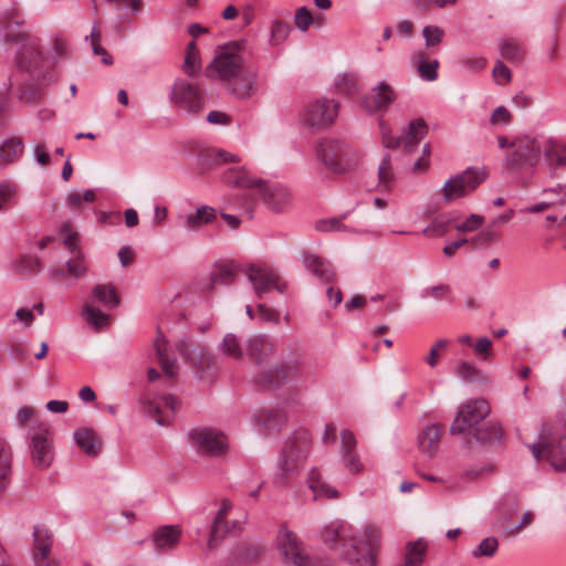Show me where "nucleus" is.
<instances>
[{
  "label": "nucleus",
  "mask_w": 566,
  "mask_h": 566,
  "mask_svg": "<svg viewBox=\"0 0 566 566\" xmlns=\"http://www.w3.org/2000/svg\"><path fill=\"white\" fill-rule=\"evenodd\" d=\"M242 48L241 42H231L220 48L205 72L207 77L222 82L233 96L245 99L259 88V70L244 66V59L240 53Z\"/></svg>",
  "instance_id": "1"
},
{
  "label": "nucleus",
  "mask_w": 566,
  "mask_h": 566,
  "mask_svg": "<svg viewBox=\"0 0 566 566\" xmlns=\"http://www.w3.org/2000/svg\"><path fill=\"white\" fill-rule=\"evenodd\" d=\"M23 24L24 19L18 9H8L0 14L3 41L19 45L17 51L18 67L30 72L41 57L40 39L15 30Z\"/></svg>",
  "instance_id": "2"
},
{
  "label": "nucleus",
  "mask_w": 566,
  "mask_h": 566,
  "mask_svg": "<svg viewBox=\"0 0 566 566\" xmlns=\"http://www.w3.org/2000/svg\"><path fill=\"white\" fill-rule=\"evenodd\" d=\"M317 159L334 174H344L356 166L358 153L343 138L326 137L315 148Z\"/></svg>",
  "instance_id": "3"
},
{
  "label": "nucleus",
  "mask_w": 566,
  "mask_h": 566,
  "mask_svg": "<svg viewBox=\"0 0 566 566\" xmlns=\"http://www.w3.org/2000/svg\"><path fill=\"white\" fill-rule=\"evenodd\" d=\"M339 112V103L334 98L321 97L303 105L298 113V122L302 126L324 130L331 127Z\"/></svg>",
  "instance_id": "4"
},
{
  "label": "nucleus",
  "mask_w": 566,
  "mask_h": 566,
  "mask_svg": "<svg viewBox=\"0 0 566 566\" xmlns=\"http://www.w3.org/2000/svg\"><path fill=\"white\" fill-rule=\"evenodd\" d=\"M311 449V437L307 431H301L289 438L281 452L279 471L283 480L302 469Z\"/></svg>",
  "instance_id": "5"
},
{
  "label": "nucleus",
  "mask_w": 566,
  "mask_h": 566,
  "mask_svg": "<svg viewBox=\"0 0 566 566\" xmlns=\"http://www.w3.org/2000/svg\"><path fill=\"white\" fill-rule=\"evenodd\" d=\"M530 449L537 461L545 459L555 470H566V442L549 427L543 426L539 431V441L533 443Z\"/></svg>",
  "instance_id": "6"
},
{
  "label": "nucleus",
  "mask_w": 566,
  "mask_h": 566,
  "mask_svg": "<svg viewBox=\"0 0 566 566\" xmlns=\"http://www.w3.org/2000/svg\"><path fill=\"white\" fill-rule=\"evenodd\" d=\"M380 541V528L374 524L366 525L358 536L352 534L350 549L353 553L352 556H348V560L360 566H375Z\"/></svg>",
  "instance_id": "7"
},
{
  "label": "nucleus",
  "mask_w": 566,
  "mask_h": 566,
  "mask_svg": "<svg viewBox=\"0 0 566 566\" xmlns=\"http://www.w3.org/2000/svg\"><path fill=\"white\" fill-rule=\"evenodd\" d=\"M543 142L531 135H518L512 140V151L505 157L510 168H535L541 158Z\"/></svg>",
  "instance_id": "8"
},
{
  "label": "nucleus",
  "mask_w": 566,
  "mask_h": 566,
  "mask_svg": "<svg viewBox=\"0 0 566 566\" xmlns=\"http://www.w3.org/2000/svg\"><path fill=\"white\" fill-rule=\"evenodd\" d=\"M171 103L190 114H198L203 109L205 97L202 88L197 83L186 78H177L170 91Z\"/></svg>",
  "instance_id": "9"
},
{
  "label": "nucleus",
  "mask_w": 566,
  "mask_h": 566,
  "mask_svg": "<svg viewBox=\"0 0 566 566\" xmlns=\"http://www.w3.org/2000/svg\"><path fill=\"white\" fill-rule=\"evenodd\" d=\"M192 448L203 455L220 457L229 448L228 438L221 431L212 428H196L188 433Z\"/></svg>",
  "instance_id": "10"
},
{
  "label": "nucleus",
  "mask_w": 566,
  "mask_h": 566,
  "mask_svg": "<svg viewBox=\"0 0 566 566\" xmlns=\"http://www.w3.org/2000/svg\"><path fill=\"white\" fill-rule=\"evenodd\" d=\"M275 542L285 563L294 566H312V560L305 553L302 542L285 524L280 526Z\"/></svg>",
  "instance_id": "11"
},
{
  "label": "nucleus",
  "mask_w": 566,
  "mask_h": 566,
  "mask_svg": "<svg viewBox=\"0 0 566 566\" xmlns=\"http://www.w3.org/2000/svg\"><path fill=\"white\" fill-rule=\"evenodd\" d=\"M490 413V406L483 398L471 399L462 403L450 427L452 434H460L471 430Z\"/></svg>",
  "instance_id": "12"
},
{
  "label": "nucleus",
  "mask_w": 566,
  "mask_h": 566,
  "mask_svg": "<svg viewBox=\"0 0 566 566\" xmlns=\"http://www.w3.org/2000/svg\"><path fill=\"white\" fill-rule=\"evenodd\" d=\"M484 179V171L471 168L449 178L441 189L443 201L451 202L455 199L468 196L476 189Z\"/></svg>",
  "instance_id": "13"
},
{
  "label": "nucleus",
  "mask_w": 566,
  "mask_h": 566,
  "mask_svg": "<svg viewBox=\"0 0 566 566\" xmlns=\"http://www.w3.org/2000/svg\"><path fill=\"white\" fill-rule=\"evenodd\" d=\"M542 163L548 175L562 181L566 172V144L555 137H548L543 140L541 150Z\"/></svg>",
  "instance_id": "14"
},
{
  "label": "nucleus",
  "mask_w": 566,
  "mask_h": 566,
  "mask_svg": "<svg viewBox=\"0 0 566 566\" xmlns=\"http://www.w3.org/2000/svg\"><path fill=\"white\" fill-rule=\"evenodd\" d=\"M176 347L184 359L189 363L197 373L202 374L210 370L216 365V358L208 347L201 344H195L188 337L179 339Z\"/></svg>",
  "instance_id": "15"
},
{
  "label": "nucleus",
  "mask_w": 566,
  "mask_h": 566,
  "mask_svg": "<svg viewBox=\"0 0 566 566\" xmlns=\"http://www.w3.org/2000/svg\"><path fill=\"white\" fill-rule=\"evenodd\" d=\"M350 526L343 521H333L321 531L323 543L337 554L345 556L347 560L352 553L347 548L346 541H350Z\"/></svg>",
  "instance_id": "16"
},
{
  "label": "nucleus",
  "mask_w": 566,
  "mask_h": 566,
  "mask_svg": "<svg viewBox=\"0 0 566 566\" xmlns=\"http://www.w3.org/2000/svg\"><path fill=\"white\" fill-rule=\"evenodd\" d=\"M247 275L258 297L272 290L284 293L286 289L285 283H282L279 275L268 266L251 265Z\"/></svg>",
  "instance_id": "17"
},
{
  "label": "nucleus",
  "mask_w": 566,
  "mask_h": 566,
  "mask_svg": "<svg viewBox=\"0 0 566 566\" xmlns=\"http://www.w3.org/2000/svg\"><path fill=\"white\" fill-rule=\"evenodd\" d=\"M144 409L158 424L165 426L170 422L171 415L178 409V399L171 395H165L159 398L144 399Z\"/></svg>",
  "instance_id": "18"
},
{
  "label": "nucleus",
  "mask_w": 566,
  "mask_h": 566,
  "mask_svg": "<svg viewBox=\"0 0 566 566\" xmlns=\"http://www.w3.org/2000/svg\"><path fill=\"white\" fill-rule=\"evenodd\" d=\"M30 452L34 465L41 469L50 467L53 460V451L48 429L40 428L39 431L32 434Z\"/></svg>",
  "instance_id": "19"
},
{
  "label": "nucleus",
  "mask_w": 566,
  "mask_h": 566,
  "mask_svg": "<svg viewBox=\"0 0 566 566\" xmlns=\"http://www.w3.org/2000/svg\"><path fill=\"white\" fill-rule=\"evenodd\" d=\"M245 350L251 360L260 365L275 353V343L265 334L251 335L245 340Z\"/></svg>",
  "instance_id": "20"
},
{
  "label": "nucleus",
  "mask_w": 566,
  "mask_h": 566,
  "mask_svg": "<svg viewBox=\"0 0 566 566\" xmlns=\"http://www.w3.org/2000/svg\"><path fill=\"white\" fill-rule=\"evenodd\" d=\"M258 192L262 196L264 203L274 211H282L291 202L290 190L281 184L261 181Z\"/></svg>",
  "instance_id": "21"
},
{
  "label": "nucleus",
  "mask_w": 566,
  "mask_h": 566,
  "mask_svg": "<svg viewBox=\"0 0 566 566\" xmlns=\"http://www.w3.org/2000/svg\"><path fill=\"white\" fill-rule=\"evenodd\" d=\"M285 415L276 409H260L253 416V423L265 434L277 431L285 422Z\"/></svg>",
  "instance_id": "22"
},
{
  "label": "nucleus",
  "mask_w": 566,
  "mask_h": 566,
  "mask_svg": "<svg viewBox=\"0 0 566 566\" xmlns=\"http://www.w3.org/2000/svg\"><path fill=\"white\" fill-rule=\"evenodd\" d=\"M295 377L294 374L287 371L283 364L279 363L273 368L263 370L256 376V384L264 387H281Z\"/></svg>",
  "instance_id": "23"
},
{
  "label": "nucleus",
  "mask_w": 566,
  "mask_h": 566,
  "mask_svg": "<svg viewBox=\"0 0 566 566\" xmlns=\"http://www.w3.org/2000/svg\"><path fill=\"white\" fill-rule=\"evenodd\" d=\"M394 88L386 82H380L373 88L369 99L366 101V108L369 112L387 108L395 99Z\"/></svg>",
  "instance_id": "24"
},
{
  "label": "nucleus",
  "mask_w": 566,
  "mask_h": 566,
  "mask_svg": "<svg viewBox=\"0 0 566 566\" xmlns=\"http://www.w3.org/2000/svg\"><path fill=\"white\" fill-rule=\"evenodd\" d=\"M428 134V126L422 118L410 122L408 130L403 136L398 137L400 145L407 151H412Z\"/></svg>",
  "instance_id": "25"
},
{
  "label": "nucleus",
  "mask_w": 566,
  "mask_h": 566,
  "mask_svg": "<svg viewBox=\"0 0 566 566\" xmlns=\"http://www.w3.org/2000/svg\"><path fill=\"white\" fill-rule=\"evenodd\" d=\"M245 342L242 343L241 338L234 333H227L220 344L218 350L221 355L235 361H241L244 358Z\"/></svg>",
  "instance_id": "26"
},
{
  "label": "nucleus",
  "mask_w": 566,
  "mask_h": 566,
  "mask_svg": "<svg viewBox=\"0 0 566 566\" xmlns=\"http://www.w3.org/2000/svg\"><path fill=\"white\" fill-rule=\"evenodd\" d=\"M181 536L178 525H165L154 532L153 543L156 549L165 551L174 547Z\"/></svg>",
  "instance_id": "27"
},
{
  "label": "nucleus",
  "mask_w": 566,
  "mask_h": 566,
  "mask_svg": "<svg viewBox=\"0 0 566 566\" xmlns=\"http://www.w3.org/2000/svg\"><path fill=\"white\" fill-rule=\"evenodd\" d=\"M232 506L233 505L231 501L227 499L222 500L221 506L218 510L212 522L211 531L207 542L208 549L213 551L218 547L219 533L222 531L223 527L226 528V520Z\"/></svg>",
  "instance_id": "28"
},
{
  "label": "nucleus",
  "mask_w": 566,
  "mask_h": 566,
  "mask_svg": "<svg viewBox=\"0 0 566 566\" xmlns=\"http://www.w3.org/2000/svg\"><path fill=\"white\" fill-rule=\"evenodd\" d=\"M74 440L77 447L90 457H96L101 451L102 442L92 429L83 428L76 430L74 432Z\"/></svg>",
  "instance_id": "29"
},
{
  "label": "nucleus",
  "mask_w": 566,
  "mask_h": 566,
  "mask_svg": "<svg viewBox=\"0 0 566 566\" xmlns=\"http://www.w3.org/2000/svg\"><path fill=\"white\" fill-rule=\"evenodd\" d=\"M442 427L438 424L426 426L418 436V443L421 452L433 454L440 443Z\"/></svg>",
  "instance_id": "30"
},
{
  "label": "nucleus",
  "mask_w": 566,
  "mask_h": 566,
  "mask_svg": "<svg viewBox=\"0 0 566 566\" xmlns=\"http://www.w3.org/2000/svg\"><path fill=\"white\" fill-rule=\"evenodd\" d=\"M308 488L314 494V499H336L338 491L328 485L321 475L317 469H312L307 475Z\"/></svg>",
  "instance_id": "31"
},
{
  "label": "nucleus",
  "mask_w": 566,
  "mask_h": 566,
  "mask_svg": "<svg viewBox=\"0 0 566 566\" xmlns=\"http://www.w3.org/2000/svg\"><path fill=\"white\" fill-rule=\"evenodd\" d=\"M308 488L314 494V499H336L338 491L328 485L321 475L317 469H312L307 475Z\"/></svg>",
  "instance_id": "32"
},
{
  "label": "nucleus",
  "mask_w": 566,
  "mask_h": 566,
  "mask_svg": "<svg viewBox=\"0 0 566 566\" xmlns=\"http://www.w3.org/2000/svg\"><path fill=\"white\" fill-rule=\"evenodd\" d=\"M34 551L33 559L49 558L53 545L51 532L43 526H35L33 531Z\"/></svg>",
  "instance_id": "33"
},
{
  "label": "nucleus",
  "mask_w": 566,
  "mask_h": 566,
  "mask_svg": "<svg viewBox=\"0 0 566 566\" xmlns=\"http://www.w3.org/2000/svg\"><path fill=\"white\" fill-rule=\"evenodd\" d=\"M223 181L239 188L259 189L262 180L251 177L245 169L241 167L228 169L222 177Z\"/></svg>",
  "instance_id": "34"
},
{
  "label": "nucleus",
  "mask_w": 566,
  "mask_h": 566,
  "mask_svg": "<svg viewBox=\"0 0 566 566\" xmlns=\"http://www.w3.org/2000/svg\"><path fill=\"white\" fill-rule=\"evenodd\" d=\"M12 452L8 442L0 440V492L4 491L11 482Z\"/></svg>",
  "instance_id": "35"
},
{
  "label": "nucleus",
  "mask_w": 566,
  "mask_h": 566,
  "mask_svg": "<svg viewBox=\"0 0 566 566\" xmlns=\"http://www.w3.org/2000/svg\"><path fill=\"white\" fill-rule=\"evenodd\" d=\"M304 264L310 272L322 281L329 282L335 277V272L332 265L316 255H307L304 259Z\"/></svg>",
  "instance_id": "36"
},
{
  "label": "nucleus",
  "mask_w": 566,
  "mask_h": 566,
  "mask_svg": "<svg viewBox=\"0 0 566 566\" xmlns=\"http://www.w3.org/2000/svg\"><path fill=\"white\" fill-rule=\"evenodd\" d=\"M378 182L377 189L380 191H390L395 185L396 175L392 167L391 157L384 156L378 166Z\"/></svg>",
  "instance_id": "37"
},
{
  "label": "nucleus",
  "mask_w": 566,
  "mask_h": 566,
  "mask_svg": "<svg viewBox=\"0 0 566 566\" xmlns=\"http://www.w3.org/2000/svg\"><path fill=\"white\" fill-rule=\"evenodd\" d=\"M214 218V209L208 206H203L201 208H198L195 213H190L184 217V226L188 230H197L201 228L203 224L212 222Z\"/></svg>",
  "instance_id": "38"
},
{
  "label": "nucleus",
  "mask_w": 566,
  "mask_h": 566,
  "mask_svg": "<svg viewBox=\"0 0 566 566\" xmlns=\"http://www.w3.org/2000/svg\"><path fill=\"white\" fill-rule=\"evenodd\" d=\"M155 349L158 363L165 375L169 378L174 377L177 374V364L176 359L171 357L167 352L166 340L163 338H157L155 340Z\"/></svg>",
  "instance_id": "39"
},
{
  "label": "nucleus",
  "mask_w": 566,
  "mask_h": 566,
  "mask_svg": "<svg viewBox=\"0 0 566 566\" xmlns=\"http://www.w3.org/2000/svg\"><path fill=\"white\" fill-rule=\"evenodd\" d=\"M21 138L13 137L3 142L0 146V165L14 163L23 153Z\"/></svg>",
  "instance_id": "40"
},
{
  "label": "nucleus",
  "mask_w": 566,
  "mask_h": 566,
  "mask_svg": "<svg viewBox=\"0 0 566 566\" xmlns=\"http://www.w3.org/2000/svg\"><path fill=\"white\" fill-rule=\"evenodd\" d=\"M201 59L199 50L195 41L189 42L187 45L186 57L181 66L186 75L195 77L201 72Z\"/></svg>",
  "instance_id": "41"
},
{
  "label": "nucleus",
  "mask_w": 566,
  "mask_h": 566,
  "mask_svg": "<svg viewBox=\"0 0 566 566\" xmlns=\"http://www.w3.org/2000/svg\"><path fill=\"white\" fill-rule=\"evenodd\" d=\"M93 297L107 308H115L119 304L116 290L111 284H97L92 291Z\"/></svg>",
  "instance_id": "42"
},
{
  "label": "nucleus",
  "mask_w": 566,
  "mask_h": 566,
  "mask_svg": "<svg viewBox=\"0 0 566 566\" xmlns=\"http://www.w3.org/2000/svg\"><path fill=\"white\" fill-rule=\"evenodd\" d=\"M473 437L479 442H495L501 441L504 437L502 427L495 422H488L478 428Z\"/></svg>",
  "instance_id": "43"
},
{
  "label": "nucleus",
  "mask_w": 566,
  "mask_h": 566,
  "mask_svg": "<svg viewBox=\"0 0 566 566\" xmlns=\"http://www.w3.org/2000/svg\"><path fill=\"white\" fill-rule=\"evenodd\" d=\"M82 315L85 321L95 329L103 328L108 325L109 315L102 312L99 308L85 303L82 308Z\"/></svg>",
  "instance_id": "44"
},
{
  "label": "nucleus",
  "mask_w": 566,
  "mask_h": 566,
  "mask_svg": "<svg viewBox=\"0 0 566 566\" xmlns=\"http://www.w3.org/2000/svg\"><path fill=\"white\" fill-rule=\"evenodd\" d=\"M455 375L468 382H485L486 377L481 369L469 361H461L454 369Z\"/></svg>",
  "instance_id": "45"
},
{
  "label": "nucleus",
  "mask_w": 566,
  "mask_h": 566,
  "mask_svg": "<svg viewBox=\"0 0 566 566\" xmlns=\"http://www.w3.org/2000/svg\"><path fill=\"white\" fill-rule=\"evenodd\" d=\"M427 545L423 541L408 543L405 554V566H419L424 557Z\"/></svg>",
  "instance_id": "46"
},
{
  "label": "nucleus",
  "mask_w": 566,
  "mask_h": 566,
  "mask_svg": "<svg viewBox=\"0 0 566 566\" xmlns=\"http://www.w3.org/2000/svg\"><path fill=\"white\" fill-rule=\"evenodd\" d=\"M500 52L504 59L510 61H521L525 53L523 45L513 38L502 40Z\"/></svg>",
  "instance_id": "47"
},
{
  "label": "nucleus",
  "mask_w": 566,
  "mask_h": 566,
  "mask_svg": "<svg viewBox=\"0 0 566 566\" xmlns=\"http://www.w3.org/2000/svg\"><path fill=\"white\" fill-rule=\"evenodd\" d=\"M451 214H440L436 217L431 223L423 229L422 233L427 237H441L448 232L449 226L452 223Z\"/></svg>",
  "instance_id": "48"
},
{
  "label": "nucleus",
  "mask_w": 566,
  "mask_h": 566,
  "mask_svg": "<svg viewBox=\"0 0 566 566\" xmlns=\"http://www.w3.org/2000/svg\"><path fill=\"white\" fill-rule=\"evenodd\" d=\"M211 284L214 285H229L234 280V268L232 264L217 265L211 273Z\"/></svg>",
  "instance_id": "49"
},
{
  "label": "nucleus",
  "mask_w": 566,
  "mask_h": 566,
  "mask_svg": "<svg viewBox=\"0 0 566 566\" xmlns=\"http://www.w3.org/2000/svg\"><path fill=\"white\" fill-rule=\"evenodd\" d=\"M96 199V195L94 190L87 189L83 192L80 191H71L66 195L65 202L66 206L72 210H77L82 208L83 202H93Z\"/></svg>",
  "instance_id": "50"
},
{
  "label": "nucleus",
  "mask_w": 566,
  "mask_h": 566,
  "mask_svg": "<svg viewBox=\"0 0 566 566\" xmlns=\"http://www.w3.org/2000/svg\"><path fill=\"white\" fill-rule=\"evenodd\" d=\"M13 269L22 274H33L42 270V264L36 256L23 255L13 263Z\"/></svg>",
  "instance_id": "51"
},
{
  "label": "nucleus",
  "mask_w": 566,
  "mask_h": 566,
  "mask_svg": "<svg viewBox=\"0 0 566 566\" xmlns=\"http://www.w3.org/2000/svg\"><path fill=\"white\" fill-rule=\"evenodd\" d=\"M499 239V233L495 229L494 223H491L485 229L480 231L476 235L471 239V243L478 248H483L495 243Z\"/></svg>",
  "instance_id": "52"
},
{
  "label": "nucleus",
  "mask_w": 566,
  "mask_h": 566,
  "mask_svg": "<svg viewBox=\"0 0 566 566\" xmlns=\"http://www.w3.org/2000/svg\"><path fill=\"white\" fill-rule=\"evenodd\" d=\"M439 62L438 60L428 61L426 59H419L417 62V71L422 80L434 81L438 77Z\"/></svg>",
  "instance_id": "53"
},
{
  "label": "nucleus",
  "mask_w": 566,
  "mask_h": 566,
  "mask_svg": "<svg viewBox=\"0 0 566 566\" xmlns=\"http://www.w3.org/2000/svg\"><path fill=\"white\" fill-rule=\"evenodd\" d=\"M499 548V542L495 537H486L472 551L474 558L492 557Z\"/></svg>",
  "instance_id": "54"
},
{
  "label": "nucleus",
  "mask_w": 566,
  "mask_h": 566,
  "mask_svg": "<svg viewBox=\"0 0 566 566\" xmlns=\"http://www.w3.org/2000/svg\"><path fill=\"white\" fill-rule=\"evenodd\" d=\"M340 459L345 469L353 474H358L364 470V464L356 450L340 452Z\"/></svg>",
  "instance_id": "55"
},
{
  "label": "nucleus",
  "mask_w": 566,
  "mask_h": 566,
  "mask_svg": "<svg viewBox=\"0 0 566 566\" xmlns=\"http://www.w3.org/2000/svg\"><path fill=\"white\" fill-rule=\"evenodd\" d=\"M291 31V27L289 23L275 20L272 22L271 25V44L272 45H279L283 43Z\"/></svg>",
  "instance_id": "56"
},
{
  "label": "nucleus",
  "mask_w": 566,
  "mask_h": 566,
  "mask_svg": "<svg viewBox=\"0 0 566 566\" xmlns=\"http://www.w3.org/2000/svg\"><path fill=\"white\" fill-rule=\"evenodd\" d=\"M426 46L431 48L439 45L444 36V31L438 25H426L422 30Z\"/></svg>",
  "instance_id": "57"
},
{
  "label": "nucleus",
  "mask_w": 566,
  "mask_h": 566,
  "mask_svg": "<svg viewBox=\"0 0 566 566\" xmlns=\"http://www.w3.org/2000/svg\"><path fill=\"white\" fill-rule=\"evenodd\" d=\"M511 112L503 105L497 106L490 116V125L492 126H506L512 123Z\"/></svg>",
  "instance_id": "58"
},
{
  "label": "nucleus",
  "mask_w": 566,
  "mask_h": 566,
  "mask_svg": "<svg viewBox=\"0 0 566 566\" xmlns=\"http://www.w3.org/2000/svg\"><path fill=\"white\" fill-rule=\"evenodd\" d=\"M69 52V40L61 35L56 34L52 38V59L59 60L67 55Z\"/></svg>",
  "instance_id": "59"
},
{
  "label": "nucleus",
  "mask_w": 566,
  "mask_h": 566,
  "mask_svg": "<svg viewBox=\"0 0 566 566\" xmlns=\"http://www.w3.org/2000/svg\"><path fill=\"white\" fill-rule=\"evenodd\" d=\"M492 340L489 337H480L473 345V350L476 357L481 360H489L492 353Z\"/></svg>",
  "instance_id": "60"
},
{
  "label": "nucleus",
  "mask_w": 566,
  "mask_h": 566,
  "mask_svg": "<svg viewBox=\"0 0 566 566\" xmlns=\"http://www.w3.org/2000/svg\"><path fill=\"white\" fill-rule=\"evenodd\" d=\"M484 222V217L481 214L472 213L463 222L454 226L459 232H471L478 230Z\"/></svg>",
  "instance_id": "61"
},
{
  "label": "nucleus",
  "mask_w": 566,
  "mask_h": 566,
  "mask_svg": "<svg viewBox=\"0 0 566 566\" xmlns=\"http://www.w3.org/2000/svg\"><path fill=\"white\" fill-rule=\"evenodd\" d=\"M451 294V287L448 284H438L427 287L423 291L422 297H432L437 301L447 298Z\"/></svg>",
  "instance_id": "62"
},
{
  "label": "nucleus",
  "mask_w": 566,
  "mask_h": 566,
  "mask_svg": "<svg viewBox=\"0 0 566 566\" xmlns=\"http://www.w3.org/2000/svg\"><path fill=\"white\" fill-rule=\"evenodd\" d=\"M66 266L67 273L73 277H82L87 271L81 253H78L76 258L69 260Z\"/></svg>",
  "instance_id": "63"
},
{
  "label": "nucleus",
  "mask_w": 566,
  "mask_h": 566,
  "mask_svg": "<svg viewBox=\"0 0 566 566\" xmlns=\"http://www.w3.org/2000/svg\"><path fill=\"white\" fill-rule=\"evenodd\" d=\"M294 21L297 29L307 31L313 22V17L306 7H301L295 12Z\"/></svg>",
  "instance_id": "64"
}]
</instances>
